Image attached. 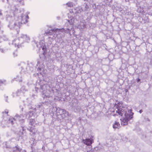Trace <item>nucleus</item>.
<instances>
[{"mask_svg": "<svg viewBox=\"0 0 152 152\" xmlns=\"http://www.w3.org/2000/svg\"><path fill=\"white\" fill-rule=\"evenodd\" d=\"M16 80L17 81L21 82L22 81V79H21V76H18L16 78Z\"/></svg>", "mask_w": 152, "mask_h": 152, "instance_id": "23", "label": "nucleus"}, {"mask_svg": "<svg viewBox=\"0 0 152 152\" xmlns=\"http://www.w3.org/2000/svg\"><path fill=\"white\" fill-rule=\"evenodd\" d=\"M142 112V110H140L139 111V112L140 113H141Z\"/></svg>", "mask_w": 152, "mask_h": 152, "instance_id": "35", "label": "nucleus"}, {"mask_svg": "<svg viewBox=\"0 0 152 152\" xmlns=\"http://www.w3.org/2000/svg\"><path fill=\"white\" fill-rule=\"evenodd\" d=\"M18 22L17 21H16L15 23H14V26L13 27V28L15 27V26H17L18 27H19V26H18Z\"/></svg>", "mask_w": 152, "mask_h": 152, "instance_id": "27", "label": "nucleus"}, {"mask_svg": "<svg viewBox=\"0 0 152 152\" xmlns=\"http://www.w3.org/2000/svg\"><path fill=\"white\" fill-rule=\"evenodd\" d=\"M37 66L38 67L37 68V71L38 72H40L42 69H43L44 68V65L43 64H41L39 61H38L37 63Z\"/></svg>", "mask_w": 152, "mask_h": 152, "instance_id": "10", "label": "nucleus"}, {"mask_svg": "<svg viewBox=\"0 0 152 152\" xmlns=\"http://www.w3.org/2000/svg\"><path fill=\"white\" fill-rule=\"evenodd\" d=\"M56 112L57 115H64L65 117L68 116L69 113L64 109H61L59 108L57 109Z\"/></svg>", "mask_w": 152, "mask_h": 152, "instance_id": "5", "label": "nucleus"}, {"mask_svg": "<svg viewBox=\"0 0 152 152\" xmlns=\"http://www.w3.org/2000/svg\"><path fill=\"white\" fill-rule=\"evenodd\" d=\"M11 26H12V24H11V23L9 25V26L10 27V28H12V27H11Z\"/></svg>", "mask_w": 152, "mask_h": 152, "instance_id": "32", "label": "nucleus"}, {"mask_svg": "<svg viewBox=\"0 0 152 152\" xmlns=\"http://www.w3.org/2000/svg\"><path fill=\"white\" fill-rule=\"evenodd\" d=\"M13 55L14 56H17V52H15L13 53Z\"/></svg>", "mask_w": 152, "mask_h": 152, "instance_id": "31", "label": "nucleus"}, {"mask_svg": "<svg viewBox=\"0 0 152 152\" xmlns=\"http://www.w3.org/2000/svg\"><path fill=\"white\" fill-rule=\"evenodd\" d=\"M21 128L22 129L23 131L22 132H21V133H24V130H25V129H24V128L23 127L21 126Z\"/></svg>", "mask_w": 152, "mask_h": 152, "instance_id": "29", "label": "nucleus"}, {"mask_svg": "<svg viewBox=\"0 0 152 152\" xmlns=\"http://www.w3.org/2000/svg\"><path fill=\"white\" fill-rule=\"evenodd\" d=\"M7 1H8V0H7Z\"/></svg>", "mask_w": 152, "mask_h": 152, "instance_id": "39", "label": "nucleus"}, {"mask_svg": "<svg viewBox=\"0 0 152 152\" xmlns=\"http://www.w3.org/2000/svg\"><path fill=\"white\" fill-rule=\"evenodd\" d=\"M66 5H67L68 7H72L73 6L74 4L72 2H69L66 4Z\"/></svg>", "mask_w": 152, "mask_h": 152, "instance_id": "21", "label": "nucleus"}, {"mask_svg": "<svg viewBox=\"0 0 152 152\" xmlns=\"http://www.w3.org/2000/svg\"><path fill=\"white\" fill-rule=\"evenodd\" d=\"M15 117L16 118V119L20 121V118L24 117V115H18L16 114L15 115Z\"/></svg>", "mask_w": 152, "mask_h": 152, "instance_id": "20", "label": "nucleus"}, {"mask_svg": "<svg viewBox=\"0 0 152 152\" xmlns=\"http://www.w3.org/2000/svg\"><path fill=\"white\" fill-rule=\"evenodd\" d=\"M71 18L70 20H67L69 23L72 25V26L73 27V24L74 23L75 19L73 17Z\"/></svg>", "mask_w": 152, "mask_h": 152, "instance_id": "15", "label": "nucleus"}, {"mask_svg": "<svg viewBox=\"0 0 152 152\" xmlns=\"http://www.w3.org/2000/svg\"><path fill=\"white\" fill-rule=\"evenodd\" d=\"M127 108L124 107H122L121 108H119L116 111L118 115L121 116H125L126 117L128 114L127 113Z\"/></svg>", "mask_w": 152, "mask_h": 152, "instance_id": "4", "label": "nucleus"}, {"mask_svg": "<svg viewBox=\"0 0 152 152\" xmlns=\"http://www.w3.org/2000/svg\"><path fill=\"white\" fill-rule=\"evenodd\" d=\"M33 140H31V141H30V143H31L32 142V143L31 144V149L32 150H33V146H35L36 145V143L35 142V139H33Z\"/></svg>", "mask_w": 152, "mask_h": 152, "instance_id": "19", "label": "nucleus"}, {"mask_svg": "<svg viewBox=\"0 0 152 152\" xmlns=\"http://www.w3.org/2000/svg\"><path fill=\"white\" fill-rule=\"evenodd\" d=\"M122 107H123L122 106V102H118L116 104V107L117 109L119 108H121Z\"/></svg>", "mask_w": 152, "mask_h": 152, "instance_id": "18", "label": "nucleus"}, {"mask_svg": "<svg viewBox=\"0 0 152 152\" xmlns=\"http://www.w3.org/2000/svg\"><path fill=\"white\" fill-rule=\"evenodd\" d=\"M121 120V119H120ZM128 119L126 118H124L123 120H121V125L123 126L126 125L128 124Z\"/></svg>", "mask_w": 152, "mask_h": 152, "instance_id": "11", "label": "nucleus"}, {"mask_svg": "<svg viewBox=\"0 0 152 152\" xmlns=\"http://www.w3.org/2000/svg\"><path fill=\"white\" fill-rule=\"evenodd\" d=\"M13 152H20L21 149L19 147L18 145L15 146V147L13 148Z\"/></svg>", "mask_w": 152, "mask_h": 152, "instance_id": "12", "label": "nucleus"}, {"mask_svg": "<svg viewBox=\"0 0 152 152\" xmlns=\"http://www.w3.org/2000/svg\"><path fill=\"white\" fill-rule=\"evenodd\" d=\"M22 110H23V108H22Z\"/></svg>", "mask_w": 152, "mask_h": 152, "instance_id": "38", "label": "nucleus"}, {"mask_svg": "<svg viewBox=\"0 0 152 152\" xmlns=\"http://www.w3.org/2000/svg\"><path fill=\"white\" fill-rule=\"evenodd\" d=\"M0 51L2 53L4 52V50L2 49H0Z\"/></svg>", "mask_w": 152, "mask_h": 152, "instance_id": "30", "label": "nucleus"}, {"mask_svg": "<svg viewBox=\"0 0 152 152\" xmlns=\"http://www.w3.org/2000/svg\"><path fill=\"white\" fill-rule=\"evenodd\" d=\"M18 22L17 21H16L15 23H14V26L13 27V28L15 27V26H17L18 27H19V26H18Z\"/></svg>", "mask_w": 152, "mask_h": 152, "instance_id": "28", "label": "nucleus"}, {"mask_svg": "<svg viewBox=\"0 0 152 152\" xmlns=\"http://www.w3.org/2000/svg\"><path fill=\"white\" fill-rule=\"evenodd\" d=\"M28 129L29 130V131L31 132H33V130H34V127H31L29 128H28Z\"/></svg>", "mask_w": 152, "mask_h": 152, "instance_id": "26", "label": "nucleus"}, {"mask_svg": "<svg viewBox=\"0 0 152 152\" xmlns=\"http://www.w3.org/2000/svg\"><path fill=\"white\" fill-rule=\"evenodd\" d=\"M94 137L91 136L89 138L86 139L85 140H83V142L84 144L88 146H90L94 142Z\"/></svg>", "mask_w": 152, "mask_h": 152, "instance_id": "6", "label": "nucleus"}, {"mask_svg": "<svg viewBox=\"0 0 152 152\" xmlns=\"http://www.w3.org/2000/svg\"><path fill=\"white\" fill-rule=\"evenodd\" d=\"M29 124L33 126H34L35 124V120L34 119H29Z\"/></svg>", "mask_w": 152, "mask_h": 152, "instance_id": "13", "label": "nucleus"}, {"mask_svg": "<svg viewBox=\"0 0 152 152\" xmlns=\"http://www.w3.org/2000/svg\"><path fill=\"white\" fill-rule=\"evenodd\" d=\"M5 145L6 146V147L7 148H10L11 146L10 145H7V142H5Z\"/></svg>", "mask_w": 152, "mask_h": 152, "instance_id": "25", "label": "nucleus"}, {"mask_svg": "<svg viewBox=\"0 0 152 152\" xmlns=\"http://www.w3.org/2000/svg\"><path fill=\"white\" fill-rule=\"evenodd\" d=\"M15 118L12 117H10L7 121V123L8 124L7 125V126H10V124L11 125H13L15 123Z\"/></svg>", "mask_w": 152, "mask_h": 152, "instance_id": "9", "label": "nucleus"}, {"mask_svg": "<svg viewBox=\"0 0 152 152\" xmlns=\"http://www.w3.org/2000/svg\"><path fill=\"white\" fill-rule=\"evenodd\" d=\"M40 91L42 93V97L44 98H49L50 97L52 93V95L53 93V90L50 88L48 84H44L40 86Z\"/></svg>", "mask_w": 152, "mask_h": 152, "instance_id": "1", "label": "nucleus"}, {"mask_svg": "<svg viewBox=\"0 0 152 152\" xmlns=\"http://www.w3.org/2000/svg\"><path fill=\"white\" fill-rule=\"evenodd\" d=\"M19 37L22 43L25 42H28L30 40L29 37L26 34H21Z\"/></svg>", "mask_w": 152, "mask_h": 152, "instance_id": "8", "label": "nucleus"}, {"mask_svg": "<svg viewBox=\"0 0 152 152\" xmlns=\"http://www.w3.org/2000/svg\"><path fill=\"white\" fill-rule=\"evenodd\" d=\"M44 41L43 40H41L39 42V45L40 47L42 48L43 50H44L45 47V46Z\"/></svg>", "mask_w": 152, "mask_h": 152, "instance_id": "14", "label": "nucleus"}, {"mask_svg": "<svg viewBox=\"0 0 152 152\" xmlns=\"http://www.w3.org/2000/svg\"><path fill=\"white\" fill-rule=\"evenodd\" d=\"M8 110H6L2 112V115L4 116H8Z\"/></svg>", "mask_w": 152, "mask_h": 152, "instance_id": "22", "label": "nucleus"}, {"mask_svg": "<svg viewBox=\"0 0 152 152\" xmlns=\"http://www.w3.org/2000/svg\"><path fill=\"white\" fill-rule=\"evenodd\" d=\"M3 82L0 80V85L1 84H3Z\"/></svg>", "mask_w": 152, "mask_h": 152, "instance_id": "33", "label": "nucleus"}, {"mask_svg": "<svg viewBox=\"0 0 152 152\" xmlns=\"http://www.w3.org/2000/svg\"><path fill=\"white\" fill-rule=\"evenodd\" d=\"M70 12L71 13H73V11L72 10H71L70 11Z\"/></svg>", "mask_w": 152, "mask_h": 152, "instance_id": "34", "label": "nucleus"}, {"mask_svg": "<svg viewBox=\"0 0 152 152\" xmlns=\"http://www.w3.org/2000/svg\"><path fill=\"white\" fill-rule=\"evenodd\" d=\"M36 44H37V47H39H39H39V46L38 45V44H37V43H36Z\"/></svg>", "mask_w": 152, "mask_h": 152, "instance_id": "37", "label": "nucleus"}, {"mask_svg": "<svg viewBox=\"0 0 152 152\" xmlns=\"http://www.w3.org/2000/svg\"><path fill=\"white\" fill-rule=\"evenodd\" d=\"M120 126V124L119 123L115 122L113 125V127L114 129L118 128Z\"/></svg>", "mask_w": 152, "mask_h": 152, "instance_id": "17", "label": "nucleus"}, {"mask_svg": "<svg viewBox=\"0 0 152 152\" xmlns=\"http://www.w3.org/2000/svg\"><path fill=\"white\" fill-rule=\"evenodd\" d=\"M34 113L33 112L29 111L28 113V118L31 117L33 115Z\"/></svg>", "mask_w": 152, "mask_h": 152, "instance_id": "24", "label": "nucleus"}, {"mask_svg": "<svg viewBox=\"0 0 152 152\" xmlns=\"http://www.w3.org/2000/svg\"><path fill=\"white\" fill-rule=\"evenodd\" d=\"M2 15V14L1 13V12H0V16Z\"/></svg>", "mask_w": 152, "mask_h": 152, "instance_id": "36", "label": "nucleus"}, {"mask_svg": "<svg viewBox=\"0 0 152 152\" xmlns=\"http://www.w3.org/2000/svg\"><path fill=\"white\" fill-rule=\"evenodd\" d=\"M28 18L29 17L28 15L25 16L23 14H22L20 16L18 17V25L20 26V24L22 23L26 24L28 22Z\"/></svg>", "mask_w": 152, "mask_h": 152, "instance_id": "2", "label": "nucleus"}, {"mask_svg": "<svg viewBox=\"0 0 152 152\" xmlns=\"http://www.w3.org/2000/svg\"><path fill=\"white\" fill-rule=\"evenodd\" d=\"M22 44L19 37L14 40L12 42V44L14 45L15 47H17L18 48L21 47Z\"/></svg>", "mask_w": 152, "mask_h": 152, "instance_id": "7", "label": "nucleus"}, {"mask_svg": "<svg viewBox=\"0 0 152 152\" xmlns=\"http://www.w3.org/2000/svg\"><path fill=\"white\" fill-rule=\"evenodd\" d=\"M137 11V12L141 13L142 14L144 13L143 7H139L138 8Z\"/></svg>", "mask_w": 152, "mask_h": 152, "instance_id": "16", "label": "nucleus"}, {"mask_svg": "<svg viewBox=\"0 0 152 152\" xmlns=\"http://www.w3.org/2000/svg\"><path fill=\"white\" fill-rule=\"evenodd\" d=\"M64 31L65 32H68L70 34V31L71 30L69 28H67L66 30H65V29L62 28L61 29H58V28H56V29H53L50 30L48 32H46L45 33L47 35H51L53 34V32H55L57 31Z\"/></svg>", "mask_w": 152, "mask_h": 152, "instance_id": "3", "label": "nucleus"}]
</instances>
